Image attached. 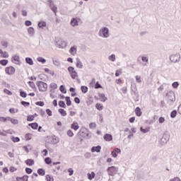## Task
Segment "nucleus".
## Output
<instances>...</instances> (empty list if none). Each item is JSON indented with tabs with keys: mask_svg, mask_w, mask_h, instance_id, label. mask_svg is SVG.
<instances>
[{
	"mask_svg": "<svg viewBox=\"0 0 181 181\" xmlns=\"http://www.w3.org/2000/svg\"><path fill=\"white\" fill-rule=\"evenodd\" d=\"M59 90H60L61 93H63L64 94H66V93H67V90H66V87H64V86H63V85L60 86Z\"/></svg>",
	"mask_w": 181,
	"mask_h": 181,
	"instance_id": "nucleus-35",
	"label": "nucleus"
},
{
	"mask_svg": "<svg viewBox=\"0 0 181 181\" xmlns=\"http://www.w3.org/2000/svg\"><path fill=\"white\" fill-rule=\"evenodd\" d=\"M0 64H1V66H6V64H8V60L7 59H1L0 61Z\"/></svg>",
	"mask_w": 181,
	"mask_h": 181,
	"instance_id": "nucleus-40",
	"label": "nucleus"
},
{
	"mask_svg": "<svg viewBox=\"0 0 181 181\" xmlns=\"http://www.w3.org/2000/svg\"><path fill=\"white\" fill-rule=\"evenodd\" d=\"M135 112L137 117H141V115H142V112H141V108L139 107H136Z\"/></svg>",
	"mask_w": 181,
	"mask_h": 181,
	"instance_id": "nucleus-24",
	"label": "nucleus"
},
{
	"mask_svg": "<svg viewBox=\"0 0 181 181\" xmlns=\"http://www.w3.org/2000/svg\"><path fill=\"white\" fill-rule=\"evenodd\" d=\"M141 60L142 62H145L146 63H148V62H149V59H148V57H141Z\"/></svg>",
	"mask_w": 181,
	"mask_h": 181,
	"instance_id": "nucleus-56",
	"label": "nucleus"
},
{
	"mask_svg": "<svg viewBox=\"0 0 181 181\" xmlns=\"http://www.w3.org/2000/svg\"><path fill=\"white\" fill-rule=\"evenodd\" d=\"M170 181H181L180 177H175L174 179L170 180Z\"/></svg>",
	"mask_w": 181,
	"mask_h": 181,
	"instance_id": "nucleus-64",
	"label": "nucleus"
},
{
	"mask_svg": "<svg viewBox=\"0 0 181 181\" xmlns=\"http://www.w3.org/2000/svg\"><path fill=\"white\" fill-rule=\"evenodd\" d=\"M71 128L72 129H74V131H77V129H78V128H80V126H78V123L74 122L73 124H71Z\"/></svg>",
	"mask_w": 181,
	"mask_h": 181,
	"instance_id": "nucleus-16",
	"label": "nucleus"
},
{
	"mask_svg": "<svg viewBox=\"0 0 181 181\" xmlns=\"http://www.w3.org/2000/svg\"><path fill=\"white\" fill-rule=\"evenodd\" d=\"M160 124H163L165 122V117H160L158 119Z\"/></svg>",
	"mask_w": 181,
	"mask_h": 181,
	"instance_id": "nucleus-61",
	"label": "nucleus"
},
{
	"mask_svg": "<svg viewBox=\"0 0 181 181\" xmlns=\"http://www.w3.org/2000/svg\"><path fill=\"white\" fill-rule=\"evenodd\" d=\"M65 100L66 101V105H68V107H70V105H71V100H70V97L69 96H66L65 98Z\"/></svg>",
	"mask_w": 181,
	"mask_h": 181,
	"instance_id": "nucleus-34",
	"label": "nucleus"
},
{
	"mask_svg": "<svg viewBox=\"0 0 181 181\" xmlns=\"http://www.w3.org/2000/svg\"><path fill=\"white\" fill-rule=\"evenodd\" d=\"M47 2H48V5H49V8L51 6H53V5H54V3L53 2V0H48Z\"/></svg>",
	"mask_w": 181,
	"mask_h": 181,
	"instance_id": "nucleus-59",
	"label": "nucleus"
},
{
	"mask_svg": "<svg viewBox=\"0 0 181 181\" xmlns=\"http://www.w3.org/2000/svg\"><path fill=\"white\" fill-rule=\"evenodd\" d=\"M28 35L30 36H33L35 35V29L33 27H29L28 28Z\"/></svg>",
	"mask_w": 181,
	"mask_h": 181,
	"instance_id": "nucleus-17",
	"label": "nucleus"
},
{
	"mask_svg": "<svg viewBox=\"0 0 181 181\" xmlns=\"http://www.w3.org/2000/svg\"><path fill=\"white\" fill-rule=\"evenodd\" d=\"M38 28H40L41 29H43V28H46V22L42 21L38 23Z\"/></svg>",
	"mask_w": 181,
	"mask_h": 181,
	"instance_id": "nucleus-31",
	"label": "nucleus"
},
{
	"mask_svg": "<svg viewBox=\"0 0 181 181\" xmlns=\"http://www.w3.org/2000/svg\"><path fill=\"white\" fill-rule=\"evenodd\" d=\"M11 62H13V63L14 62H17L18 63H19L21 62V58L18 55H14L12 57Z\"/></svg>",
	"mask_w": 181,
	"mask_h": 181,
	"instance_id": "nucleus-19",
	"label": "nucleus"
},
{
	"mask_svg": "<svg viewBox=\"0 0 181 181\" xmlns=\"http://www.w3.org/2000/svg\"><path fill=\"white\" fill-rule=\"evenodd\" d=\"M50 9L54 12L55 16L57 15V6L56 5L51 6Z\"/></svg>",
	"mask_w": 181,
	"mask_h": 181,
	"instance_id": "nucleus-27",
	"label": "nucleus"
},
{
	"mask_svg": "<svg viewBox=\"0 0 181 181\" xmlns=\"http://www.w3.org/2000/svg\"><path fill=\"white\" fill-rule=\"evenodd\" d=\"M58 112H59L62 117H66V115H67V112H66L64 109H59Z\"/></svg>",
	"mask_w": 181,
	"mask_h": 181,
	"instance_id": "nucleus-28",
	"label": "nucleus"
},
{
	"mask_svg": "<svg viewBox=\"0 0 181 181\" xmlns=\"http://www.w3.org/2000/svg\"><path fill=\"white\" fill-rule=\"evenodd\" d=\"M59 142H60V139L56 136H52L51 139V144H52V145H56L57 144H59Z\"/></svg>",
	"mask_w": 181,
	"mask_h": 181,
	"instance_id": "nucleus-10",
	"label": "nucleus"
},
{
	"mask_svg": "<svg viewBox=\"0 0 181 181\" xmlns=\"http://www.w3.org/2000/svg\"><path fill=\"white\" fill-rule=\"evenodd\" d=\"M11 122L13 124V125H18L19 124V121L16 119H11Z\"/></svg>",
	"mask_w": 181,
	"mask_h": 181,
	"instance_id": "nucleus-45",
	"label": "nucleus"
},
{
	"mask_svg": "<svg viewBox=\"0 0 181 181\" xmlns=\"http://www.w3.org/2000/svg\"><path fill=\"white\" fill-rule=\"evenodd\" d=\"M76 67H78V69H81L83 67V62H81L78 58L76 59Z\"/></svg>",
	"mask_w": 181,
	"mask_h": 181,
	"instance_id": "nucleus-22",
	"label": "nucleus"
},
{
	"mask_svg": "<svg viewBox=\"0 0 181 181\" xmlns=\"http://www.w3.org/2000/svg\"><path fill=\"white\" fill-rule=\"evenodd\" d=\"M107 172L109 176H114V175H117V173L118 172V168H116L115 166L109 167L107 170Z\"/></svg>",
	"mask_w": 181,
	"mask_h": 181,
	"instance_id": "nucleus-3",
	"label": "nucleus"
},
{
	"mask_svg": "<svg viewBox=\"0 0 181 181\" xmlns=\"http://www.w3.org/2000/svg\"><path fill=\"white\" fill-rule=\"evenodd\" d=\"M1 57H3L4 59H8V57H9V54H8V52H4L1 54Z\"/></svg>",
	"mask_w": 181,
	"mask_h": 181,
	"instance_id": "nucleus-49",
	"label": "nucleus"
},
{
	"mask_svg": "<svg viewBox=\"0 0 181 181\" xmlns=\"http://www.w3.org/2000/svg\"><path fill=\"white\" fill-rule=\"evenodd\" d=\"M37 173L40 175V176H45V175H46V172L42 168H39L37 170Z\"/></svg>",
	"mask_w": 181,
	"mask_h": 181,
	"instance_id": "nucleus-25",
	"label": "nucleus"
},
{
	"mask_svg": "<svg viewBox=\"0 0 181 181\" xmlns=\"http://www.w3.org/2000/svg\"><path fill=\"white\" fill-rule=\"evenodd\" d=\"M136 83H142V80H141V76H136Z\"/></svg>",
	"mask_w": 181,
	"mask_h": 181,
	"instance_id": "nucleus-53",
	"label": "nucleus"
},
{
	"mask_svg": "<svg viewBox=\"0 0 181 181\" xmlns=\"http://www.w3.org/2000/svg\"><path fill=\"white\" fill-rule=\"evenodd\" d=\"M87 175H88V179L89 180H93V179L95 177V173L94 172H91V173H88Z\"/></svg>",
	"mask_w": 181,
	"mask_h": 181,
	"instance_id": "nucleus-20",
	"label": "nucleus"
},
{
	"mask_svg": "<svg viewBox=\"0 0 181 181\" xmlns=\"http://www.w3.org/2000/svg\"><path fill=\"white\" fill-rule=\"evenodd\" d=\"M170 60L172 63H179L180 62V54H175L170 56Z\"/></svg>",
	"mask_w": 181,
	"mask_h": 181,
	"instance_id": "nucleus-4",
	"label": "nucleus"
},
{
	"mask_svg": "<svg viewBox=\"0 0 181 181\" xmlns=\"http://www.w3.org/2000/svg\"><path fill=\"white\" fill-rule=\"evenodd\" d=\"M70 23H71V26H77V25H78V21H77V19H76L74 18L71 19Z\"/></svg>",
	"mask_w": 181,
	"mask_h": 181,
	"instance_id": "nucleus-21",
	"label": "nucleus"
},
{
	"mask_svg": "<svg viewBox=\"0 0 181 181\" xmlns=\"http://www.w3.org/2000/svg\"><path fill=\"white\" fill-rule=\"evenodd\" d=\"M173 88H177L179 87V82H174L172 84Z\"/></svg>",
	"mask_w": 181,
	"mask_h": 181,
	"instance_id": "nucleus-55",
	"label": "nucleus"
},
{
	"mask_svg": "<svg viewBox=\"0 0 181 181\" xmlns=\"http://www.w3.org/2000/svg\"><path fill=\"white\" fill-rule=\"evenodd\" d=\"M68 71H69L71 78H73L74 80L76 79V77H78L77 72L74 69V67L69 66L68 68Z\"/></svg>",
	"mask_w": 181,
	"mask_h": 181,
	"instance_id": "nucleus-6",
	"label": "nucleus"
},
{
	"mask_svg": "<svg viewBox=\"0 0 181 181\" xmlns=\"http://www.w3.org/2000/svg\"><path fill=\"white\" fill-rule=\"evenodd\" d=\"M25 139L27 141H30V139H32V134L29 133L26 134Z\"/></svg>",
	"mask_w": 181,
	"mask_h": 181,
	"instance_id": "nucleus-46",
	"label": "nucleus"
},
{
	"mask_svg": "<svg viewBox=\"0 0 181 181\" xmlns=\"http://www.w3.org/2000/svg\"><path fill=\"white\" fill-rule=\"evenodd\" d=\"M169 135L168 134H163L161 139H160V144L161 145H166L168 144V141H169Z\"/></svg>",
	"mask_w": 181,
	"mask_h": 181,
	"instance_id": "nucleus-8",
	"label": "nucleus"
},
{
	"mask_svg": "<svg viewBox=\"0 0 181 181\" xmlns=\"http://www.w3.org/2000/svg\"><path fill=\"white\" fill-rule=\"evenodd\" d=\"M46 180L47 181H54V179H53V177L49 175H46Z\"/></svg>",
	"mask_w": 181,
	"mask_h": 181,
	"instance_id": "nucleus-50",
	"label": "nucleus"
},
{
	"mask_svg": "<svg viewBox=\"0 0 181 181\" xmlns=\"http://www.w3.org/2000/svg\"><path fill=\"white\" fill-rule=\"evenodd\" d=\"M52 62H53V64L54 66H60V61L59 60L54 59Z\"/></svg>",
	"mask_w": 181,
	"mask_h": 181,
	"instance_id": "nucleus-44",
	"label": "nucleus"
},
{
	"mask_svg": "<svg viewBox=\"0 0 181 181\" xmlns=\"http://www.w3.org/2000/svg\"><path fill=\"white\" fill-rule=\"evenodd\" d=\"M35 120V116L33 115H28L27 117V121H29L30 122H32V121Z\"/></svg>",
	"mask_w": 181,
	"mask_h": 181,
	"instance_id": "nucleus-41",
	"label": "nucleus"
},
{
	"mask_svg": "<svg viewBox=\"0 0 181 181\" xmlns=\"http://www.w3.org/2000/svg\"><path fill=\"white\" fill-rule=\"evenodd\" d=\"M25 62L28 64H30V66H33V59L30 57H26Z\"/></svg>",
	"mask_w": 181,
	"mask_h": 181,
	"instance_id": "nucleus-23",
	"label": "nucleus"
},
{
	"mask_svg": "<svg viewBox=\"0 0 181 181\" xmlns=\"http://www.w3.org/2000/svg\"><path fill=\"white\" fill-rule=\"evenodd\" d=\"M66 46H67L66 41H59L57 42V47H59V49H64Z\"/></svg>",
	"mask_w": 181,
	"mask_h": 181,
	"instance_id": "nucleus-9",
	"label": "nucleus"
},
{
	"mask_svg": "<svg viewBox=\"0 0 181 181\" xmlns=\"http://www.w3.org/2000/svg\"><path fill=\"white\" fill-rule=\"evenodd\" d=\"M166 97H168V101H171V103H175L176 101V97L175 95V92L170 91L166 93Z\"/></svg>",
	"mask_w": 181,
	"mask_h": 181,
	"instance_id": "nucleus-5",
	"label": "nucleus"
},
{
	"mask_svg": "<svg viewBox=\"0 0 181 181\" xmlns=\"http://www.w3.org/2000/svg\"><path fill=\"white\" fill-rule=\"evenodd\" d=\"M69 53L72 54V56H76L77 54V46L74 45V47H71L69 49Z\"/></svg>",
	"mask_w": 181,
	"mask_h": 181,
	"instance_id": "nucleus-11",
	"label": "nucleus"
},
{
	"mask_svg": "<svg viewBox=\"0 0 181 181\" xmlns=\"http://www.w3.org/2000/svg\"><path fill=\"white\" fill-rule=\"evenodd\" d=\"M25 172H26V173H28V175H30V173H32L33 172V170H32L31 168H26Z\"/></svg>",
	"mask_w": 181,
	"mask_h": 181,
	"instance_id": "nucleus-51",
	"label": "nucleus"
},
{
	"mask_svg": "<svg viewBox=\"0 0 181 181\" xmlns=\"http://www.w3.org/2000/svg\"><path fill=\"white\" fill-rule=\"evenodd\" d=\"M59 106L61 107L62 108H66V103L63 100H60L59 102Z\"/></svg>",
	"mask_w": 181,
	"mask_h": 181,
	"instance_id": "nucleus-37",
	"label": "nucleus"
},
{
	"mask_svg": "<svg viewBox=\"0 0 181 181\" xmlns=\"http://www.w3.org/2000/svg\"><path fill=\"white\" fill-rule=\"evenodd\" d=\"M95 88L98 89V88H103V86H101V84H100V83L96 82L95 85Z\"/></svg>",
	"mask_w": 181,
	"mask_h": 181,
	"instance_id": "nucleus-54",
	"label": "nucleus"
},
{
	"mask_svg": "<svg viewBox=\"0 0 181 181\" xmlns=\"http://www.w3.org/2000/svg\"><path fill=\"white\" fill-rule=\"evenodd\" d=\"M119 74H122V69H118L115 72L116 77L119 76Z\"/></svg>",
	"mask_w": 181,
	"mask_h": 181,
	"instance_id": "nucleus-47",
	"label": "nucleus"
},
{
	"mask_svg": "<svg viewBox=\"0 0 181 181\" xmlns=\"http://www.w3.org/2000/svg\"><path fill=\"white\" fill-rule=\"evenodd\" d=\"M19 179H21V180H23V181H28V179H29V176H28V175H24V176H23L22 177H17V178H16V180L18 181Z\"/></svg>",
	"mask_w": 181,
	"mask_h": 181,
	"instance_id": "nucleus-33",
	"label": "nucleus"
},
{
	"mask_svg": "<svg viewBox=\"0 0 181 181\" xmlns=\"http://www.w3.org/2000/svg\"><path fill=\"white\" fill-rule=\"evenodd\" d=\"M21 105H23L24 107H29L30 103L26 101H21Z\"/></svg>",
	"mask_w": 181,
	"mask_h": 181,
	"instance_id": "nucleus-43",
	"label": "nucleus"
},
{
	"mask_svg": "<svg viewBox=\"0 0 181 181\" xmlns=\"http://www.w3.org/2000/svg\"><path fill=\"white\" fill-rule=\"evenodd\" d=\"M46 113L47 114V115H49V117H52V110H50V109H47Z\"/></svg>",
	"mask_w": 181,
	"mask_h": 181,
	"instance_id": "nucleus-60",
	"label": "nucleus"
},
{
	"mask_svg": "<svg viewBox=\"0 0 181 181\" xmlns=\"http://www.w3.org/2000/svg\"><path fill=\"white\" fill-rule=\"evenodd\" d=\"M101 151V146H93L91 148V152H100Z\"/></svg>",
	"mask_w": 181,
	"mask_h": 181,
	"instance_id": "nucleus-13",
	"label": "nucleus"
},
{
	"mask_svg": "<svg viewBox=\"0 0 181 181\" xmlns=\"http://www.w3.org/2000/svg\"><path fill=\"white\" fill-rule=\"evenodd\" d=\"M36 84L38 87L39 91H41V93H45V91H47V83L40 81H37Z\"/></svg>",
	"mask_w": 181,
	"mask_h": 181,
	"instance_id": "nucleus-2",
	"label": "nucleus"
},
{
	"mask_svg": "<svg viewBox=\"0 0 181 181\" xmlns=\"http://www.w3.org/2000/svg\"><path fill=\"white\" fill-rule=\"evenodd\" d=\"M95 107H96L97 110H98V111L103 110V105H101V104H100V103H97V104L95 105Z\"/></svg>",
	"mask_w": 181,
	"mask_h": 181,
	"instance_id": "nucleus-39",
	"label": "nucleus"
},
{
	"mask_svg": "<svg viewBox=\"0 0 181 181\" xmlns=\"http://www.w3.org/2000/svg\"><path fill=\"white\" fill-rule=\"evenodd\" d=\"M28 125L29 127H31L33 129H37V127H39V124L37 122L30 123Z\"/></svg>",
	"mask_w": 181,
	"mask_h": 181,
	"instance_id": "nucleus-26",
	"label": "nucleus"
},
{
	"mask_svg": "<svg viewBox=\"0 0 181 181\" xmlns=\"http://www.w3.org/2000/svg\"><path fill=\"white\" fill-rule=\"evenodd\" d=\"M177 115V111L173 110L170 113L171 118H176V115Z\"/></svg>",
	"mask_w": 181,
	"mask_h": 181,
	"instance_id": "nucleus-38",
	"label": "nucleus"
},
{
	"mask_svg": "<svg viewBox=\"0 0 181 181\" xmlns=\"http://www.w3.org/2000/svg\"><path fill=\"white\" fill-rule=\"evenodd\" d=\"M68 172H69V175L70 176H73V173H74V170H73V168H69Z\"/></svg>",
	"mask_w": 181,
	"mask_h": 181,
	"instance_id": "nucleus-57",
	"label": "nucleus"
},
{
	"mask_svg": "<svg viewBox=\"0 0 181 181\" xmlns=\"http://www.w3.org/2000/svg\"><path fill=\"white\" fill-rule=\"evenodd\" d=\"M81 90L82 93H83V94H86L88 91V88L87 86H82L81 87Z\"/></svg>",
	"mask_w": 181,
	"mask_h": 181,
	"instance_id": "nucleus-30",
	"label": "nucleus"
},
{
	"mask_svg": "<svg viewBox=\"0 0 181 181\" xmlns=\"http://www.w3.org/2000/svg\"><path fill=\"white\" fill-rule=\"evenodd\" d=\"M11 140L13 141V142H19V141H21V139H19V137H12Z\"/></svg>",
	"mask_w": 181,
	"mask_h": 181,
	"instance_id": "nucleus-52",
	"label": "nucleus"
},
{
	"mask_svg": "<svg viewBox=\"0 0 181 181\" xmlns=\"http://www.w3.org/2000/svg\"><path fill=\"white\" fill-rule=\"evenodd\" d=\"M98 36L107 39L110 37V30L107 27H103L99 30Z\"/></svg>",
	"mask_w": 181,
	"mask_h": 181,
	"instance_id": "nucleus-1",
	"label": "nucleus"
},
{
	"mask_svg": "<svg viewBox=\"0 0 181 181\" xmlns=\"http://www.w3.org/2000/svg\"><path fill=\"white\" fill-rule=\"evenodd\" d=\"M5 72L8 76H12V74H15V67L13 66H8L5 69Z\"/></svg>",
	"mask_w": 181,
	"mask_h": 181,
	"instance_id": "nucleus-7",
	"label": "nucleus"
},
{
	"mask_svg": "<svg viewBox=\"0 0 181 181\" xmlns=\"http://www.w3.org/2000/svg\"><path fill=\"white\" fill-rule=\"evenodd\" d=\"M50 88H52L50 90V92L51 93H54V90H56V88H57V84H56L55 83H52L50 85H49Z\"/></svg>",
	"mask_w": 181,
	"mask_h": 181,
	"instance_id": "nucleus-18",
	"label": "nucleus"
},
{
	"mask_svg": "<svg viewBox=\"0 0 181 181\" xmlns=\"http://www.w3.org/2000/svg\"><path fill=\"white\" fill-rule=\"evenodd\" d=\"M35 105H39V107H43V105H45V103L42 101H38L35 103Z\"/></svg>",
	"mask_w": 181,
	"mask_h": 181,
	"instance_id": "nucleus-48",
	"label": "nucleus"
},
{
	"mask_svg": "<svg viewBox=\"0 0 181 181\" xmlns=\"http://www.w3.org/2000/svg\"><path fill=\"white\" fill-rule=\"evenodd\" d=\"M67 135L68 136H74V134H73V132L71 130H68L67 131Z\"/></svg>",
	"mask_w": 181,
	"mask_h": 181,
	"instance_id": "nucleus-58",
	"label": "nucleus"
},
{
	"mask_svg": "<svg viewBox=\"0 0 181 181\" xmlns=\"http://www.w3.org/2000/svg\"><path fill=\"white\" fill-rule=\"evenodd\" d=\"M103 139H105V141L110 142L112 139V135L110 134H106L104 135Z\"/></svg>",
	"mask_w": 181,
	"mask_h": 181,
	"instance_id": "nucleus-12",
	"label": "nucleus"
},
{
	"mask_svg": "<svg viewBox=\"0 0 181 181\" xmlns=\"http://www.w3.org/2000/svg\"><path fill=\"white\" fill-rule=\"evenodd\" d=\"M25 26H30L32 25V21H25Z\"/></svg>",
	"mask_w": 181,
	"mask_h": 181,
	"instance_id": "nucleus-62",
	"label": "nucleus"
},
{
	"mask_svg": "<svg viewBox=\"0 0 181 181\" xmlns=\"http://www.w3.org/2000/svg\"><path fill=\"white\" fill-rule=\"evenodd\" d=\"M45 161L47 165H50V163H52V159L49 157L45 158Z\"/></svg>",
	"mask_w": 181,
	"mask_h": 181,
	"instance_id": "nucleus-42",
	"label": "nucleus"
},
{
	"mask_svg": "<svg viewBox=\"0 0 181 181\" xmlns=\"http://www.w3.org/2000/svg\"><path fill=\"white\" fill-rule=\"evenodd\" d=\"M99 98H100V101H102V103H105L107 100V97H105V94H104V93H100Z\"/></svg>",
	"mask_w": 181,
	"mask_h": 181,
	"instance_id": "nucleus-14",
	"label": "nucleus"
},
{
	"mask_svg": "<svg viewBox=\"0 0 181 181\" xmlns=\"http://www.w3.org/2000/svg\"><path fill=\"white\" fill-rule=\"evenodd\" d=\"M19 91L21 97H22L23 98H26V97H28V93H26V92L22 90V89H20Z\"/></svg>",
	"mask_w": 181,
	"mask_h": 181,
	"instance_id": "nucleus-29",
	"label": "nucleus"
},
{
	"mask_svg": "<svg viewBox=\"0 0 181 181\" xmlns=\"http://www.w3.org/2000/svg\"><path fill=\"white\" fill-rule=\"evenodd\" d=\"M1 45H2L4 47H8V42H6V41H2V42H1Z\"/></svg>",
	"mask_w": 181,
	"mask_h": 181,
	"instance_id": "nucleus-63",
	"label": "nucleus"
},
{
	"mask_svg": "<svg viewBox=\"0 0 181 181\" xmlns=\"http://www.w3.org/2000/svg\"><path fill=\"white\" fill-rule=\"evenodd\" d=\"M108 59H109V60H110V62H115V60H116L115 54H112L110 55V56L108 57Z\"/></svg>",
	"mask_w": 181,
	"mask_h": 181,
	"instance_id": "nucleus-36",
	"label": "nucleus"
},
{
	"mask_svg": "<svg viewBox=\"0 0 181 181\" xmlns=\"http://www.w3.org/2000/svg\"><path fill=\"white\" fill-rule=\"evenodd\" d=\"M37 62H40V63H42V64H45L46 63V59L42 57H39L37 58Z\"/></svg>",
	"mask_w": 181,
	"mask_h": 181,
	"instance_id": "nucleus-32",
	"label": "nucleus"
},
{
	"mask_svg": "<svg viewBox=\"0 0 181 181\" xmlns=\"http://www.w3.org/2000/svg\"><path fill=\"white\" fill-rule=\"evenodd\" d=\"M25 163H26L28 166H33V165H35V160L33 159H28L25 161Z\"/></svg>",
	"mask_w": 181,
	"mask_h": 181,
	"instance_id": "nucleus-15",
	"label": "nucleus"
}]
</instances>
